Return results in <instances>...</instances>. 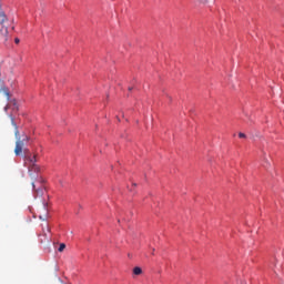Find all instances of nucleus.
<instances>
[{"label":"nucleus","mask_w":284,"mask_h":284,"mask_svg":"<svg viewBox=\"0 0 284 284\" xmlns=\"http://www.w3.org/2000/svg\"><path fill=\"white\" fill-rule=\"evenodd\" d=\"M3 92H4L6 97H7V99L10 100V92H8V90H6V89L3 90Z\"/></svg>","instance_id":"0eeeda50"},{"label":"nucleus","mask_w":284,"mask_h":284,"mask_svg":"<svg viewBox=\"0 0 284 284\" xmlns=\"http://www.w3.org/2000/svg\"><path fill=\"white\" fill-rule=\"evenodd\" d=\"M47 232H50V227L47 226Z\"/></svg>","instance_id":"dca6fc26"},{"label":"nucleus","mask_w":284,"mask_h":284,"mask_svg":"<svg viewBox=\"0 0 284 284\" xmlns=\"http://www.w3.org/2000/svg\"><path fill=\"white\" fill-rule=\"evenodd\" d=\"M133 274H134V276H141V274H143V270L139 266H135L133 268Z\"/></svg>","instance_id":"20e7f679"},{"label":"nucleus","mask_w":284,"mask_h":284,"mask_svg":"<svg viewBox=\"0 0 284 284\" xmlns=\"http://www.w3.org/2000/svg\"><path fill=\"white\" fill-rule=\"evenodd\" d=\"M240 139H245V133H239Z\"/></svg>","instance_id":"1a4fd4ad"},{"label":"nucleus","mask_w":284,"mask_h":284,"mask_svg":"<svg viewBox=\"0 0 284 284\" xmlns=\"http://www.w3.org/2000/svg\"><path fill=\"white\" fill-rule=\"evenodd\" d=\"M133 186L136 187V183H133Z\"/></svg>","instance_id":"a211bd4d"},{"label":"nucleus","mask_w":284,"mask_h":284,"mask_svg":"<svg viewBox=\"0 0 284 284\" xmlns=\"http://www.w3.org/2000/svg\"><path fill=\"white\" fill-rule=\"evenodd\" d=\"M0 34H2V37H8V27L2 24L0 28Z\"/></svg>","instance_id":"39448f33"},{"label":"nucleus","mask_w":284,"mask_h":284,"mask_svg":"<svg viewBox=\"0 0 284 284\" xmlns=\"http://www.w3.org/2000/svg\"><path fill=\"white\" fill-rule=\"evenodd\" d=\"M43 210H44V212H47L48 210L45 209V204L43 205Z\"/></svg>","instance_id":"2eb2a0df"},{"label":"nucleus","mask_w":284,"mask_h":284,"mask_svg":"<svg viewBox=\"0 0 284 284\" xmlns=\"http://www.w3.org/2000/svg\"><path fill=\"white\" fill-rule=\"evenodd\" d=\"M21 40H19V38L14 39V43H20Z\"/></svg>","instance_id":"9d476101"},{"label":"nucleus","mask_w":284,"mask_h":284,"mask_svg":"<svg viewBox=\"0 0 284 284\" xmlns=\"http://www.w3.org/2000/svg\"><path fill=\"white\" fill-rule=\"evenodd\" d=\"M129 90H132V88H129Z\"/></svg>","instance_id":"6ab92c4d"},{"label":"nucleus","mask_w":284,"mask_h":284,"mask_svg":"<svg viewBox=\"0 0 284 284\" xmlns=\"http://www.w3.org/2000/svg\"><path fill=\"white\" fill-rule=\"evenodd\" d=\"M200 3H207V0H200Z\"/></svg>","instance_id":"9b49d317"},{"label":"nucleus","mask_w":284,"mask_h":284,"mask_svg":"<svg viewBox=\"0 0 284 284\" xmlns=\"http://www.w3.org/2000/svg\"><path fill=\"white\" fill-rule=\"evenodd\" d=\"M32 187H33V190H34V182H32Z\"/></svg>","instance_id":"f3484780"},{"label":"nucleus","mask_w":284,"mask_h":284,"mask_svg":"<svg viewBox=\"0 0 284 284\" xmlns=\"http://www.w3.org/2000/svg\"><path fill=\"white\" fill-rule=\"evenodd\" d=\"M240 284H247V282L246 281H241Z\"/></svg>","instance_id":"f8f14e48"},{"label":"nucleus","mask_w":284,"mask_h":284,"mask_svg":"<svg viewBox=\"0 0 284 284\" xmlns=\"http://www.w3.org/2000/svg\"><path fill=\"white\" fill-rule=\"evenodd\" d=\"M39 219H40L41 221H45V219H48V216H47V215H44V216H43V215H40Z\"/></svg>","instance_id":"6e6552de"},{"label":"nucleus","mask_w":284,"mask_h":284,"mask_svg":"<svg viewBox=\"0 0 284 284\" xmlns=\"http://www.w3.org/2000/svg\"><path fill=\"white\" fill-rule=\"evenodd\" d=\"M166 97H168L169 101H172V97H170V95H166Z\"/></svg>","instance_id":"ddd939ff"},{"label":"nucleus","mask_w":284,"mask_h":284,"mask_svg":"<svg viewBox=\"0 0 284 284\" xmlns=\"http://www.w3.org/2000/svg\"><path fill=\"white\" fill-rule=\"evenodd\" d=\"M27 161L29 163V174H31V172H39L40 169H39V165H37L36 156L28 155Z\"/></svg>","instance_id":"f03ea898"},{"label":"nucleus","mask_w":284,"mask_h":284,"mask_svg":"<svg viewBox=\"0 0 284 284\" xmlns=\"http://www.w3.org/2000/svg\"><path fill=\"white\" fill-rule=\"evenodd\" d=\"M10 120H11V125H13V128H16V149H14V154L16 156H20L21 152H23V145H26V143H28V141H30V138L28 135H24L23 139L21 140V138L19 136V126H17V122H14V118L12 116V114L9 115Z\"/></svg>","instance_id":"f257e3e1"},{"label":"nucleus","mask_w":284,"mask_h":284,"mask_svg":"<svg viewBox=\"0 0 284 284\" xmlns=\"http://www.w3.org/2000/svg\"><path fill=\"white\" fill-rule=\"evenodd\" d=\"M8 21V17L4 12H0V26H4V23Z\"/></svg>","instance_id":"7ed1b4c3"},{"label":"nucleus","mask_w":284,"mask_h":284,"mask_svg":"<svg viewBox=\"0 0 284 284\" xmlns=\"http://www.w3.org/2000/svg\"><path fill=\"white\" fill-rule=\"evenodd\" d=\"M8 108H9L8 105H7V106H4V112H8Z\"/></svg>","instance_id":"4468645a"},{"label":"nucleus","mask_w":284,"mask_h":284,"mask_svg":"<svg viewBox=\"0 0 284 284\" xmlns=\"http://www.w3.org/2000/svg\"><path fill=\"white\" fill-rule=\"evenodd\" d=\"M63 250H65V244L62 243V244H60L58 251L63 252Z\"/></svg>","instance_id":"423d86ee"}]
</instances>
